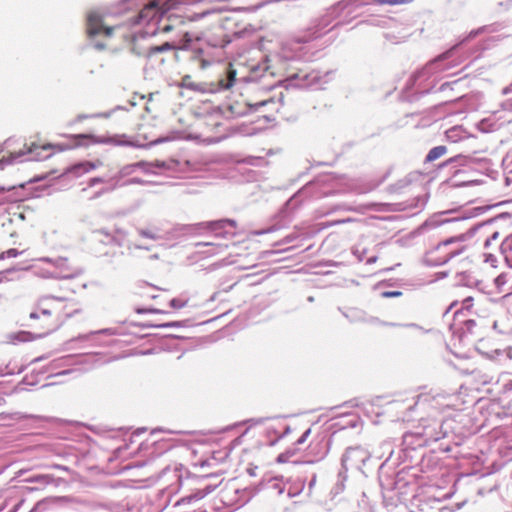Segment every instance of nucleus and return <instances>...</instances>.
<instances>
[{"label":"nucleus","instance_id":"obj_4","mask_svg":"<svg viewBox=\"0 0 512 512\" xmlns=\"http://www.w3.org/2000/svg\"><path fill=\"white\" fill-rule=\"evenodd\" d=\"M62 299L56 297H47L40 300L38 308L42 315H51L56 311Z\"/></svg>","mask_w":512,"mask_h":512},{"label":"nucleus","instance_id":"obj_7","mask_svg":"<svg viewBox=\"0 0 512 512\" xmlns=\"http://www.w3.org/2000/svg\"><path fill=\"white\" fill-rule=\"evenodd\" d=\"M446 152H447V148L445 146H436L429 151V153L426 157V161H428V162L435 161L436 159L445 155Z\"/></svg>","mask_w":512,"mask_h":512},{"label":"nucleus","instance_id":"obj_18","mask_svg":"<svg viewBox=\"0 0 512 512\" xmlns=\"http://www.w3.org/2000/svg\"><path fill=\"white\" fill-rule=\"evenodd\" d=\"M158 51H160V47H159V46H154V47H152V48L150 49V51H149L148 55H149V56H151V55H153V54L157 53Z\"/></svg>","mask_w":512,"mask_h":512},{"label":"nucleus","instance_id":"obj_16","mask_svg":"<svg viewBox=\"0 0 512 512\" xmlns=\"http://www.w3.org/2000/svg\"><path fill=\"white\" fill-rule=\"evenodd\" d=\"M174 28L175 26L173 24H166L164 27H162V32H169Z\"/></svg>","mask_w":512,"mask_h":512},{"label":"nucleus","instance_id":"obj_8","mask_svg":"<svg viewBox=\"0 0 512 512\" xmlns=\"http://www.w3.org/2000/svg\"><path fill=\"white\" fill-rule=\"evenodd\" d=\"M228 79L225 81V80H221L219 83H220V86L223 88V89H229L233 86L234 82H235V76H236V71L233 70V69H230L228 71Z\"/></svg>","mask_w":512,"mask_h":512},{"label":"nucleus","instance_id":"obj_19","mask_svg":"<svg viewBox=\"0 0 512 512\" xmlns=\"http://www.w3.org/2000/svg\"><path fill=\"white\" fill-rule=\"evenodd\" d=\"M310 430H307L303 436L298 440V443H303L305 441V438L309 435Z\"/></svg>","mask_w":512,"mask_h":512},{"label":"nucleus","instance_id":"obj_2","mask_svg":"<svg viewBox=\"0 0 512 512\" xmlns=\"http://www.w3.org/2000/svg\"><path fill=\"white\" fill-rule=\"evenodd\" d=\"M52 148V145H44L40 147L42 151ZM39 147L35 144H32L31 147L27 151L20 150L19 152L11 153L10 156L7 159H3L0 161V168L3 167V163L11 164L14 162L21 161V158L25 156L26 154H29L30 156L27 158L28 160H42L47 158L49 155H42L39 152H35L38 150Z\"/></svg>","mask_w":512,"mask_h":512},{"label":"nucleus","instance_id":"obj_6","mask_svg":"<svg viewBox=\"0 0 512 512\" xmlns=\"http://www.w3.org/2000/svg\"><path fill=\"white\" fill-rule=\"evenodd\" d=\"M36 338V335L28 331H19L8 335V341L12 344H17L19 342H29Z\"/></svg>","mask_w":512,"mask_h":512},{"label":"nucleus","instance_id":"obj_13","mask_svg":"<svg viewBox=\"0 0 512 512\" xmlns=\"http://www.w3.org/2000/svg\"><path fill=\"white\" fill-rule=\"evenodd\" d=\"M19 254V251L16 249H9L4 253V255L8 258L17 257Z\"/></svg>","mask_w":512,"mask_h":512},{"label":"nucleus","instance_id":"obj_3","mask_svg":"<svg viewBox=\"0 0 512 512\" xmlns=\"http://www.w3.org/2000/svg\"><path fill=\"white\" fill-rule=\"evenodd\" d=\"M140 19L142 21H148L152 24V30L148 34L156 35L160 24V17L158 16L157 3L155 1L150 2L140 13Z\"/></svg>","mask_w":512,"mask_h":512},{"label":"nucleus","instance_id":"obj_25","mask_svg":"<svg viewBox=\"0 0 512 512\" xmlns=\"http://www.w3.org/2000/svg\"><path fill=\"white\" fill-rule=\"evenodd\" d=\"M173 324H162V327H169V326H172Z\"/></svg>","mask_w":512,"mask_h":512},{"label":"nucleus","instance_id":"obj_10","mask_svg":"<svg viewBox=\"0 0 512 512\" xmlns=\"http://www.w3.org/2000/svg\"><path fill=\"white\" fill-rule=\"evenodd\" d=\"M94 164L92 163H83V164H79L77 166H75L72 171L75 173V174H79L81 172H89L90 170L94 169Z\"/></svg>","mask_w":512,"mask_h":512},{"label":"nucleus","instance_id":"obj_1","mask_svg":"<svg viewBox=\"0 0 512 512\" xmlns=\"http://www.w3.org/2000/svg\"><path fill=\"white\" fill-rule=\"evenodd\" d=\"M40 260L50 264L51 266V269H47L43 272L42 276L45 278L67 279L77 275V271L71 270L67 258H42Z\"/></svg>","mask_w":512,"mask_h":512},{"label":"nucleus","instance_id":"obj_14","mask_svg":"<svg viewBox=\"0 0 512 512\" xmlns=\"http://www.w3.org/2000/svg\"><path fill=\"white\" fill-rule=\"evenodd\" d=\"M400 295H401L400 291H387V292H383V296L384 297H397V296H400Z\"/></svg>","mask_w":512,"mask_h":512},{"label":"nucleus","instance_id":"obj_15","mask_svg":"<svg viewBox=\"0 0 512 512\" xmlns=\"http://www.w3.org/2000/svg\"><path fill=\"white\" fill-rule=\"evenodd\" d=\"M141 236H142L143 238H150V239H152V241H153L154 243H156L157 237H156L155 235H149L148 233H146V232L142 231V232H141Z\"/></svg>","mask_w":512,"mask_h":512},{"label":"nucleus","instance_id":"obj_23","mask_svg":"<svg viewBox=\"0 0 512 512\" xmlns=\"http://www.w3.org/2000/svg\"><path fill=\"white\" fill-rule=\"evenodd\" d=\"M498 235H499L498 232H494L491 239H493V240L497 239Z\"/></svg>","mask_w":512,"mask_h":512},{"label":"nucleus","instance_id":"obj_22","mask_svg":"<svg viewBox=\"0 0 512 512\" xmlns=\"http://www.w3.org/2000/svg\"><path fill=\"white\" fill-rule=\"evenodd\" d=\"M105 33H106L107 35H111V33H112V29H111V28H108V27H107V28H105Z\"/></svg>","mask_w":512,"mask_h":512},{"label":"nucleus","instance_id":"obj_5","mask_svg":"<svg viewBox=\"0 0 512 512\" xmlns=\"http://www.w3.org/2000/svg\"><path fill=\"white\" fill-rule=\"evenodd\" d=\"M101 15L97 12H91L88 15V33L90 35H96L101 32Z\"/></svg>","mask_w":512,"mask_h":512},{"label":"nucleus","instance_id":"obj_17","mask_svg":"<svg viewBox=\"0 0 512 512\" xmlns=\"http://www.w3.org/2000/svg\"><path fill=\"white\" fill-rule=\"evenodd\" d=\"M173 47H174L173 45H171L170 43L166 42V43L162 44L161 50L163 52L165 50L172 49Z\"/></svg>","mask_w":512,"mask_h":512},{"label":"nucleus","instance_id":"obj_11","mask_svg":"<svg viewBox=\"0 0 512 512\" xmlns=\"http://www.w3.org/2000/svg\"><path fill=\"white\" fill-rule=\"evenodd\" d=\"M186 304H187V300H183V299H177V298H175V299H172V300L170 301V306H171V308H173V309H180V308H183V307H185V306H186Z\"/></svg>","mask_w":512,"mask_h":512},{"label":"nucleus","instance_id":"obj_9","mask_svg":"<svg viewBox=\"0 0 512 512\" xmlns=\"http://www.w3.org/2000/svg\"><path fill=\"white\" fill-rule=\"evenodd\" d=\"M225 224H229L233 227L236 226V222L234 220H220V221H216V222H211V223H209V226H210L211 230H216V229L223 228Z\"/></svg>","mask_w":512,"mask_h":512},{"label":"nucleus","instance_id":"obj_24","mask_svg":"<svg viewBox=\"0 0 512 512\" xmlns=\"http://www.w3.org/2000/svg\"><path fill=\"white\" fill-rule=\"evenodd\" d=\"M489 245H490V239H487V240L485 241V246H489Z\"/></svg>","mask_w":512,"mask_h":512},{"label":"nucleus","instance_id":"obj_21","mask_svg":"<svg viewBox=\"0 0 512 512\" xmlns=\"http://www.w3.org/2000/svg\"><path fill=\"white\" fill-rule=\"evenodd\" d=\"M29 317L31 319H38L39 318V314H38V312H31Z\"/></svg>","mask_w":512,"mask_h":512},{"label":"nucleus","instance_id":"obj_20","mask_svg":"<svg viewBox=\"0 0 512 512\" xmlns=\"http://www.w3.org/2000/svg\"><path fill=\"white\" fill-rule=\"evenodd\" d=\"M135 248H138V249H147L149 250L150 247L149 246H145L143 244H134Z\"/></svg>","mask_w":512,"mask_h":512},{"label":"nucleus","instance_id":"obj_12","mask_svg":"<svg viewBox=\"0 0 512 512\" xmlns=\"http://www.w3.org/2000/svg\"><path fill=\"white\" fill-rule=\"evenodd\" d=\"M375 1L380 4L395 5V4H403V3L411 2L412 0H375Z\"/></svg>","mask_w":512,"mask_h":512}]
</instances>
